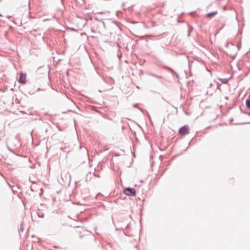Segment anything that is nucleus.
I'll return each mask as SVG.
<instances>
[{
	"instance_id": "f257e3e1",
	"label": "nucleus",
	"mask_w": 250,
	"mask_h": 250,
	"mask_svg": "<svg viewBox=\"0 0 250 250\" xmlns=\"http://www.w3.org/2000/svg\"><path fill=\"white\" fill-rule=\"evenodd\" d=\"M189 133V127L188 125L181 127L178 131V133L181 136H185Z\"/></svg>"
},
{
	"instance_id": "f03ea898",
	"label": "nucleus",
	"mask_w": 250,
	"mask_h": 250,
	"mask_svg": "<svg viewBox=\"0 0 250 250\" xmlns=\"http://www.w3.org/2000/svg\"><path fill=\"white\" fill-rule=\"evenodd\" d=\"M124 193L127 196H135L136 194V190L134 188H126L124 191Z\"/></svg>"
},
{
	"instance_id": "7ed1b4c3",
	"label": "nucleus",
	"mask_w": 250,
	"mask_h": 250,
	"mask_svg": "<svg viewBox=\"0 0 250 250\" xmlns=\"http://www.w3.org/2000/svg\"><path fill=\"white\" fill-rule=\"evenodd\" d=\"M26 74H23L21 72L20 73V77L19 82L21 83L25 84L26 83Z\"/></svg>"
},
{
	"instance_id": "20e7f679",
	"label": "nucleus",
	"mask_w": 250,
	"mask_h": 250,
	"mask_svg": "<svg viewBox=\"0 0 250 250\" xmlns=\"http://www.w3.org/2000/svg\"><path fill=\"white\" fill-rule=\"evenodd\" d=\"M217 14V12H216V11L213 12H211V13H208L206 15V16L208 18H210L213 17L214 16L216 15Z\"/></svg>"
},
{
	"instance_id": "39448f33",
	"label": "nucleus",
	"mask_w": 250,
	"mask_h": 250,
	"mask_svg": "<svg viewBox=\"0 0 250 250\" xmlns=\"http://www.w3.org/2000/svg\"><path fill=\"white\" fill-rule=\"evenodd\" d=\"M246 105L247 107L250 108V100H247L246 101Z\"/></svg>"
}]
</instances>
